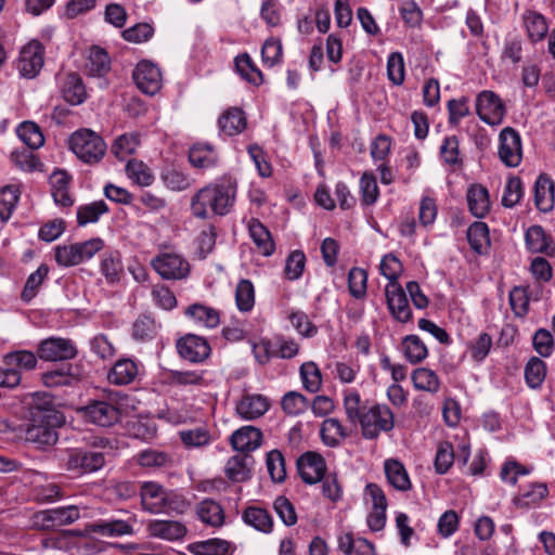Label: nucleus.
Listing matches in <instances>:
<instances>
[{"mask_svg":"<svg viewBox=\"0 0 555 555\" xmlns=\"http://www.w3.org/2000/svg\"><path fill=\"white\" fill-rule=\"evenodd\" d=\"M236 197V183L223 180L199 189L191 198L190 208L194 217L207 219L211 215L225 216Z\"/></svg>","mask_w":555,"mask_h":555,"instance_id":"nucleus-1","label":"nucleus"},{"mask_svg":"<svg viewBox=\"0 0 555 555\" xmlns=\"http://www.w3.org/2000/svg\"><path fill=\"white\" fill-rule=\"evenodd\" d=\"M69 146L79 159L90 165L99 163L106 152L103 139L89 129L74 132L69 139Z\"/></svg>","mask_w":555,"mask_h":555,"instance_id":"nucleus-2","label":"nucleus"},{"mask_svg":"<svg viewBox=\"0 0 555 555\" xmlns=\"http://www.w3.org/2000/svg\"><path fill=\"white\" fill-rule=\"evenodd\" d=\"M141 504L144 511L152 514L177 512L182 513L186 502L164 488H141Z\"/></svg>","mask_w":555,"mask_h":555,"instance_id":"nucleus-3","label":"nucleus"},{"mask_svg":"<svg viewBox=\"0 0 555 555\" xmlns=\"http://www.w3.org/2000/svg\"><path fill=\"white\" fill-rule=\"evenodd\" d=\"M359 424L363 437L374 439L382 431H390L393 428V413L386 404H373L363 411Z\"/></svg>","mask_w":555,"mask_h":555,"instance_id":"nucleus-4","label":"nucleus"},{"mask_svg":"<svg viewBox=\"0 0 555 555\" xmlns=\"http://www.w3.org/2000/svg\"><path fill=\"white\" fill-rule=\"evenodd\" d=\"M297 470L302 481L306 483H317L322 480L323 486L337 483L335 477L326 476L325 460L315 452H306L300 455L296 462Z\"/></svg>","mask_w":555,"mask_h":555,"instance_id":"nucleus-5","label":"nucleus"},{"mask_svg":"<svg viewBox=\"0 0 555 555\" xmlns=\"http://www.w3.org/2000/svg\"><path fill=\"white\" fill-rule=\"evenodd\" d=\"M151 266L164 280H181L190 272L189 262L176 253L158 254L151 260Z\"/></svg>","mask_w":555,"mask_h":555,"instance_id":"nucleus-6","label":"nucleus"},{"mask_svg":"<svg viewBox=\"0 0 555 555\" xmlns=\"http://www.w3.org/2000/svg\"><path fill=\"white\" fill-rule=\"evenodd\" d=\"M499 158L507 167H517L522 159V145L519 133L505 127L499 135Z\"/></svg>","mask_w":555,"mask_h":555,"instance_id":"nucleus-7","label":"nucleus"},{"mask_svg":"<svg viewBox=\"0 0 555 555\" xmlns=\"http://www.w3.org/2000/svg\"><path fill=\"white\" fill-rule=\"evenodd\" d=\"M476 112L482 121L496 126L503 121L505 107L493 91L483 90L476 98Z\"/></svg>","mask_w":555,"mask_h":555,"instance_id":"nucleus-8","label":"nucleus"},{"mask_svg":"<svg viewBox=\"0 0 555 555\" xmlns=\"http://www.w3.org/2000/svg\"><path fill=\"white\" fill-rule=\"evenodd\" d=\"M37 353L44 361H64L75 358L77 349L68 338L50 337L39 344Z\"/></svg>","mask_w":555,"mask_h":555,"instance_id":"nucleus-9","label":"nucleus"},{"mask_svg":"<svg viewBox=\"0 0 555 555\" xmlns=\"http://www.w3.org/2000/svg\"><path fill=\"white\" fill-rule=\"evenodd\" d=\"M43 46L37 40L23 47L17 61L18 73L25 78H35L43 66Z\"/></svg>","mask_w":555,"mask_h":555,"instance_id":"nucleus-10","label":"nucleus"},{"mask_svg":"<svg viewBox=\"0 0 555 555\" xmlns=\"http://www.w3.org/2000/svg\"><path fill=\"white\" fill-rule=\"evenodd\" d=\"M133 80L137 87L145 94H156L163 85L159 68L149 61L140 62L133 70Z\"/></svg>","mask_w":555,"mask_h":555,"instance_id":"nucleus-11","label":"nucleus"},{"mask_svg":"<svg viewBox=\"0 0 555 555\" xmlns=\"http://www.w3.org/2000/svg\"><path fill=\"white\" fill-rule=\"evenodd\" d=\"M82 378L81 366L74 363H63L54 370L42 374V383L49 387L72 386Z\"/></svg>","mask_w":555,"mask_h":555,"instance_id":"nucleus-12","label":"nucleus"},{"mask_svg":"<svg viewBox=\"0 0 555 555\" xmlns=\"http://www.w3.org/2000/svg\"><path fill=\"white\" fill-rule=\"evenodd\" d=\"M385 296L388 309L397 321L405 323L411 320L412 311L405 293L399 283H388L385 288Z\"/></svg>","mask_w":555,"mask_h":555,"instance_id":"nucleus-13","label":"nucleus"},{"mask_svg":"<svg viewBox=\"0 0 555 555\" xmlns=\"http://www.w3.org/2000/svg\"><path fill=\"white\" fill-rule=\"evenodd\" d=\"M62 423H52V421L43 420L34 421L30 418L25 431V439L33 442L38 447L52 446L57 441V434L55 428Z\"/></svg>","mask_w":555,"mask_h":555,"instance_id":"nucleus-14","label":"nucleus"},{"mask_svg":"<svg viewBox=\"0 0 555 555\" xmlns=\"http://www.w3.org/2000/svg\"><path fill=\"white\" fill-rule=\"evenodd\" d=\"M179 354L190 362H201L205 360L210 352L208 343L197 335L189 334L177 343Z\"/></svg>","mask_w":555,"mask_h":555,"instance_id":"nucleus-15","label":"nucleus"},{"mask_svg":"<svg viewBox=\"0 0 555 555\" xmlns=\"http://www.w3.org/2000/svg\"><path fill=\"white\" fill-rule=\"evenodd\" d=\"M85 416L100 426H112L120 418V409L106 401H94L85 409Z\"/></svg>","mask_w":555,"mask_h":555,"instance_id":"nucleus-16","label":"nucleus"},{"mask_svg":"<svg viewBox=\"0 0 555 555\" xmlns=\"http://www.w3.org/2000/svg\"><path fill=\"white\" fill-rule=\"evenodd\" d=\"M105 463L104 454L98 451L73 452L67 461V467L79 474H89L99 470Z\"/></svg>","mask_w":555,"mask_h":555,"instance_id":"nucleus-17","label":"nucleus"},{"mask_svg":"<svg viewBox=\"0 0 555 555\" xmlns=\"http://www.w3.org/2000/svg\"><path fill=\"white\" fill-rule=\"evenodd\" d=\"M146 531L151 537L166 541H179L188 533L185 525L178 520H152Z\"/></svg>","mask_w":555,"mask_h":555,"instance_id":"nucleus-18","label":"nucleus"},{"mask_svg":"<svg viewBox=\"0 0 555 555\" xmlns=\"http://www.w3.org/2000/svg\"><path fill=\"white\" fill-rule=\"evenodd\" d=\"M373 509L367 515L366 524L372 531H380L386 525L387 499L382 488H367Z\"/></svg>","mask_w":555,"mask_h":555,"instance_id":"nucleus-19","label":"nucleus"},{"mask_svg":"<svg viewBox=\"0 0 555 555\" xmlns=\"http://www.w3.org/2000/svg\"><path fill=\"white\" fill-rule=\"evenodd\" d=\"M30 417L34 421L51 420L52 423H62L63 415L53 406V400L50 395L35 393L30 402Z\"/></svg>","mask_w":555,"mask_h":555,"instance_id":"nucleus-20","label":"nucleus"},{"mask_svg":"<svg viewBox=\"0 0 555 555\" xmlns=\"http://www.w3.org/2000/svg\"><path fill=\"white\" fill-rule=\"evenodd\" d=\"M534 204L542 212L551 211L555 205V184L546 173H541L534 183Z\"/></svg>","mask_w":555,"mask_h":555,"instance_id":"nucleus-21","label":"nucleus"},{"mask_svg":"<svg viewBox=\"0 0 555 555\" xmlns=\"http://www.w3.org/2000/svg\"><path fill=\"white\" fill-rule=\"evenodd\" d=\"M522 26L531 43L541 42L548 33V23L544 15L527 10L521 16Z\"/></svg>","mask_w":555,"mask_h":555,"instance_id":"nucleus-22","label":"nucleus"},{"mask_svg":"<svg viewBox=\"0 0 555 555\" xmlns=\"http://www.w3.org/2000/svg\"><path fill=\"white\" fill-rule=\"evenodd\" d=\"M337 546L345 555H377L372 542L364 538H354L351 532L340 533Z\"/></svg>","mask_w":555,"mask_h":555,"instance_id":"nucleus-23","label":"nucleus"},{"mask_svg":"<svg viewBox=\"0 0 555 555\" xmlns=\"http://www.w3.org/2000/svg\"><path fill=\"white\" fill-rule=\"evenodd\" d=\"M269 401L261 395H245L236 404L237 414L247 421L262 416L269 409Z\"/></svg>","mask_w":555,"mask_h":555,"instance_id":"nucleus-24","label":"nucleus"},{"mask_svg":"<svg viewBox=\"0 0 555 555\" xmlns=\"http://www.w3.org/2000/svg\"><path fill=\"white\" fill-rule=\"evenodd\" d=\"M230 440L235 450L250 452L260 447L262 434L254 426H243L232 434Z\"/></svg>","mask_w":555,"mask_h":555,"instance_id":"nucleus-25","label":"nucleus"},{"mask_svg":"<svg viewBox=\"0 0 555 555\" xmlns=\"http://www.w3.org/2000/svg\"><path fill=\"white\" fill-rule=\"evenodd\" d=\"M253 459L248 455L230 457L224 467V474L231 482L243 483L251 476Z\"/></svg>","mask_w":555,"mask_h":555,"instance_id":"nucleus-26","label":"nucleus"},{"mask_svg":"<svg viewBox=\"0 0 555 555\" xmlns=\"http://www.w3.org/2000/svg\"><path fill=\"white\" fill-rule=\"evenodd\" d=\"M70 177L64 170H55L50 176L52 196L57 205L68 207L74 204V198L68 192Z\"/></svg>","mask_w":555,"mask_h":555,"instance_id":"nucleus-27","label":"nucleus"},{"mask_svg":"<svg viewBox=\"0 0 555 555\" xmlns=\"http://www.w3.org/2000/svg\"><path fill=\"white\" fill-rule=\"evenodd\" d=\"M185 315L198 326L206 328H215L220 323L219 312L202 304L189 306L185 310Z\"/></svg>","mask_w":555,"mask_h":555,"instance_id":"nucleus-28","label":"nucleus"},{"mask_svg":"<svg viewBox=\"0 0 555 555\" xmlns=\"http://www.w3.org/2000/svg\"><path fill=\"white\" fill-rule=\"evenodd\" d=\"M139 373L137 363L131 359L118 360L107 374V379L114 385H128Z\"/></svg>","mask_w":555,"mask_h":555,"instance_id":"nucleus-29","label":"nucleus"},{"mask_svg":"<svg viewBox=\"0 0 555 555\" xmlns=\"http://www.w3.org/2000/svg\"><path fill=\"white\" fill-rule=\"evenodd\" d=\"M218 125L224 134L236 135L246 128L247 122L241 108L230 107L219 117Z\"/></svg>","mask_w":555,"mask_h":555,"instance_id":"nucleus-30","label":"nucleus"},{"mask_svg":"<svg viewBox=\"0 0 555 555\" xmlns=\"http://www.w3.org/2000/svg\"><path fill=\"white\" fill-rule=\"evenodd\" d=\"M469 211L477 218L485 217L490 210L488 190L480 184H473L467 190Z\"/></svg>","mask_w":555,"mask_h":555,"instance_id":"nucleus-31","label":"nucleus"},{"mask_svg":"<svg viewBox=\"0 0 555 555\" xmlns=\"http://www.w3.org/2000/svg\"><path fill=\"white\" fill-rule=\"evenodd\" d=\"M248 230L258 251L263 256L272 255L274 251V242L269 230L257 219L249 221Z\"/></svg>","mask_w":555,"mask_h":555,"instance_id":"nucleus-32","label":"nucleus"},{"mask_svg":"<svg viewBox=\"0 0 555 555\" xmlns=\"http://www.w3.org/2000/svg\"><path fill=\"white\" fill-rule=\"evenodd\" d=\"M87 533H99L104 537H119L132 533V526L124 520H100L86 526Z\"/></svg>","mask_w":555,"mask_h":555,"instance_id":"nucleus-33","label":"nucleus"},{"mask_svg":"<svg viewBox=\"0 0 555 555\" xmlns=\"http://www.w3.org/2000/svg\"><path fill=\"white\" fill-rule=\"evenodd\" d=\"M188 551L193 555H229L231 543L222 539H208L193 542L188 545Z\"/></svg>","mask_w":555,"mask_h":555,"instance_id":"nucleus-34","label":"nucleus"},{"mask_svg":"<svg viewBox=\"0 0 555 555\" xmlns=\"http://www.w3.org/2000/svg\"><path fill=\"white\" fill-rule=\"evenodd\" d=\"M242 518L256 530L269 533L273 528V519L267 509L258 506H248L244 509Z\"/></svg>","mask_w":555,"mask_h":555,"instance_id":"nucleus-35","label":"nucleus"},{"mask_svg":"<svg viewBox=\"0 0 555 555\" xmlns=\"http://www.w3.org/2000/svg\"><path fill=\"white\" fill-rule=\"evenodd\" d=\"M85 67L91 76H104L111 68V61L107 52L102 48L92 47L89 50Z\"/></svg>","mask_w":555,"mask_h":555,"instance_id":"nucleus-36","label":"nucleus"},{"mask_svg":"<svg viewBox=\"0 0 555 555\" xmlns=\"http://www.w3.org/2000/svg\"><path fill=\"white\" fill-rule=\"evenodd\" d=\"M189 160L196 168H210L217 164L218 154L211 145L196 144L189 152Z\"/></svg>","mask_w":555,"mask_h":555,"instance_id":"nucleus-37","label":"nucleus"},{"mask_svg":"<svg viewBox=\"0 0 555 555\" xmlns=\"http://www.w3.org/2000/svg\"><path fill=\"white\" fill-rule=\"evenodd\" d=\"M63 98L66 102L77 105L85 101V86L77 74H68L62 88Z\"/></svg>","mask_w":555,"mask_h":555,"instance_id":"nucleus-38","label":"nucleus"},{"mask_svg":"<svg viewBox=\"0 0 555 555\" xmlns=\"http://www.w3.org/2000/svg\"><path fill=\"white\" fill-rule=\"evenodd\" d=\"M401 345L405 359L412 364L422 362L428 354L427 347L416 335L405 336Z\"/></svg>","mask_w":555,"mask_h":555,"instance_id":"nucleus-39","label":"nucleus"},{"mask_svg":"<svg viewBox=\"0 0 555 555\" xmlns=\"http://www.w3.org/2000/svg\"><path fill=\"white\" fill-rule=\"evenodd\" d=\"M412 382L416 389L435 393L439 390L438 375L427 367H418L412 372Z\"/></svg>","mask_w":555,"mask_h":555,"instance_id":"nucleus-40","label":"nucleus"},{"mask_svg":"<svg viewBox=\"0 0 555 555\" xmlns=\"http://www.w3.org/2000/svg\"><path fill=\"white\" fill-rule=\"evenodd\" d=\"M470 247L478 254L483 253L490 245L489 229L485 222L476 221L467 230Z\"/></svg>","mask_w":555,"mask_h":555,"instance_id":"nucleus-41","label":"nucleus"},{"mask_svg":"<svg viewBox=\"0 0 555 555\" xmlns=\"http://www.w3.org/2000/svg\"><path fill=\"white\" fill-rule=\"evenodd\" d=\"M3 362L10 365L14 371L21 373L24 371H31L37 365V357L34 352L28 350L12 351L3 356Z\"/></svg>","mask_w":555,"mask_h":555,"instance_id":"nucleus-42","label":"nucleus"},{"mask_svg":"<svg viewBox=\"0 0 555 555\" xmlns=\"http://www.w3.org/2000/svg\"><path fill=\"white\" fill-rule=\"evenodd\" d=\"M197 515L203 522L212 527H219L224 522L222 507L211 500H205L198 505Z\"/></svg>","mask_w":555,"mask_h":555,"instance_id":"nucleus-43","label":"nucleus"},{"mask_svg":"<svg viewBox=\"0 0 555 555\" xmlns=\"http://www.w3.org/2000/svg\"><path fill=\"white\" fill-rule=\"evenodd\" d=\"M100 269L107 283L114 284L118 282L124 270L119 254H105L101 260Z\"/></svg>","mask_w":555,"mask_h":555,"instance_id":"nucleus-44","label":"nucleus"},{"mask_svg":"<svg viewBox=\"0 0 555 555\" xmlns=\"http://www.w3.org/2000/svg\"><path fill=\"white\" fill-rule=\"evenodd\" d=\"M546 376V365L540 358L532 357L525 366V379L527 385L537 389L543 384Z\"/></svg>","mask_w":555,"mask_h":555,"instance_id":"nucleus-45","label":"nucleus"},{"mask_svg":"<svg viewBox=\"0 0 555 555\" xmlns=\"http://www.w3.org/2000/svg\"><path fill=\"white\" fill-rule=\"evenodd\" d=\"M531 472V466H525L515 460H507L501 467L500 477L503 482L515 485Z\"/></svg>","mask_w":555,"mask_h":555,"instance_id":"nucleus-46","label":"nucleus"},{"mask_svg":"<svg viewBox=\"0 0 555 555\" xmlns=\"http://www.w3.org/2000/svg\"><path fill=\"white\" fill-rule=\"evenodd\" d=\"M16 132L18 138L31 150L39 149L44 142L43 134L35 122H22Z\"/></svg>","mask_w":555,"mask_h":555,"instance_id":"nucleus-47","label":"nucleus"},{"mask_svg":"<svg viewBox=\"0 0 555 555\" xmlns=\"http://www.w3.org/2000/svg\"><path fill=\"white\" fill-rule=\"evenodd\" d=\"M107 210L108 207L104 201L82 205L77 209V222L79 225L96 222Z\"/></svg>","mask_w":555,"mask_h":555,"instance_id":"nucleus-48","label":"nucleus"},{"mask_svg":"<svg viewBox=\"0 0 555 555\" xmlns=\"http://www.w3.org/2000/svg\"><path fill=\"white\" fill-rule=\"evenodd\" d=\"M139 144L140 140L137 133H125L115 140L112 145V153L120 160H125L135 152Z\"/></svg>","mask_w":555,"mask_h":555,"instance_id":"nucleus-49","label":"nucleus"},{"mask_svg":"<svg viewBox=\"0 0 555 555\" xmlns=\"http://www.w3.org/2000/svg\"><path fill=\"white\" fill-rule=\"evenodd\" d=\"M128 177L141 186H150L154 182L152 170L140 160H129L126 167Z\"/></svg>","mask_w":555,"mask_h":555,"instance_id":"nucleus-50","label":"nucleus"},{"mask_svg":"<svg viewBox=\"0 0 555 555\" xmlns=\"http://www.w3.org/2000/svg\"><path fill=\"white\" fill-rule=\"evenodd\" d=\"M235 301L240 311L248 312L255 305V288L249 280H241L235 289Z\"/></svg>","mask_w":555,"mask_h":555,"instance_id":"nucleus-51","label":"nucleus"},{"mask_svg":"<svg viewBox=\"0 0 555 555\" xmlns=\"http://www.w3.org/2000/svg\"><path fill=\"white\" fill-rule=\"evenodd\" d=\"M267 470L273 482L280 483L285 480L286 468L283 454L279 450H271L266 459Z\"/></svg>","mask_w":555,"mask_h":555,"instance_id":"nucleus-52","label":"nucleus"},{"mask_svg":"<svg viewBox=\"0 0 555 555\" xmlns=\"http://www.w3.org/2000/svg\"><path fill=\"white\" fill-rule=\"evenodd\" d=\"M321 436L325 444L335 447L346 437V433L337 418H327L322 423Z\"/></svg>","mask_w":555,"mask_h":555,"instance_id":"nucleus-53","label":"nucleus"},{"mask_svg":"<svg viewBox=\"0 0 555 555\" xmlns=\"http://www.w3.org/2000/svg\"><path fill=\"white\" fill-rule=\"evenodd\" d=\"M526 245L532 253H547L550 240L540 225L530 227L525 235Z\"/></svg>","mask_w":555,"mask_h":555,"instance_id":"nucleus-54","label":"nucleus"},{"mask_svg":"<svg viewBox=\"0 0 555 555\" xmlns=\"http://www.w3.org/2000/svg\"><path fill=\"white\" fill-rule=\"evenodd\" d=\"M492 347V338L488 333H480L476 338L470 340L467 345V350L470 358L475 362L483 361L489 354Z\"/></svg>","mask_w":555,"mask_h":555,"instance_id":"nucleus-55","label":"nucleus"},{"mask_svg":"<svg viewBox=\"0 0 555 555\" xmlns=\"http://www.w3.org/2000/svg\"><path fill=\"white\" fill-rule=\"evenodd\" d=\"M235 66L237 72L243 78L254 85H260L262 82L261 72L254 65L248 54H241L235 57Z\"/></svg>","mask_w":555,"mask_h":555,"instance_id":"nucleus-56","label":"nucleus"},{"mask_svg":"<svg viewBox=\"0 0 555 555\" xmlns=\"http://www.w3.org/2000/svg\"><path fill=\"white\" fill-rule=\"evenodd\" d=\"M300 376L302 385L309 392H317L321 388V372L315 363L307 362L300 366Z\"/></svg>","mask_w":555,"mask_h":555,"instance_id":"nucleus-57","label":"nucleus"},{"mask_svg":"<svg viewBox=\"0 0 555 555\" xmlns=\"http://www.w3.org/2000/svg\"><path fill=\"white\" fill-rule=\"evenodd\" d=\"M18 190L13 185L4 186L0 192V220L5 222L18 202Z\"/></svg>","mask_w":555,"mask_h":555,"instance_id":"nucleus-58","label":"nucleus"},{"mask_svg":"<svg viewBox=\"0 0 555 555\" xmlns=\"http://www.w3.org/2000/svg\"><path fill=\"white\" fill-rule=\"evenodd\" d=\"M48 273H49L48 266L41 264L35 272H33L28 276L26 284L24 286V289L22 292L23 300L29 301L36 296L40 285L47 278Z\"/></svg>","mask_w":555,"mask_h":555,"instance_id":"nucleus-59","label":"nucleus"},{"mask_svg":"<svg viewBox=\"0 0 555 555\" xmlns=\"http://www.w3.org/2000/svg\"><path fill=\"white\" fill-rule=\"evenodd\" d=\"M308 399L297 391H289L282 399L283 411L288 415H299L308 409Z\"/></svg>","mask_w":555,"mask_h":555,"instance_id":"nucleus-60","label":"nucleus"},{"mask_svg":"<svg viewBox=\"0 0 555 555\" xmlns=\"http://www.w3.org/2000/svg\"><path fill=\"white\" fill-rule=\"evenodd\" d=\"M384 467L390 486H410L408 473L399 461L387 460Z\"/></svg>","mask_w":555,"mask_h":555,"instance_id":"nucleus-61","label":"nucleus"},{"mask_svg":"<svg viewBox=\"0 0 555 555\" xmlns=\"http://www.w3.org/2000/svg\"><path fill=\"white\" fill-rule=\"evenodd\" d=\"M344 408L348 420L352 424L360 422L362 413L366 408L361 405V397L359 392L354 390H347L344 397Z\"/></svg>","mask_w":555,"mask_h":555,"instance_id":"nucleus-62","label":"nucleus"},{"mask_svg":"<svg viewBox=\"0 0 555 555\" xmlns=\"http://www.w3.org/2000/svg\"><path fill=\"white\" fill-rule=\"evenodd\" d=\"M367 273L364 269L352 268L348 273L349 292L354 298H363L366 294Z\"/></svg>","mask_w":555,"mask_h":555,"instance_id":"nucleus-63","label":"nucleus"},{"mask_svg":"<svg viewBox=\"0 0 555 555\" xmlns=\"http://www.w3.org/2000/svg\"><path fill=\"white\" fill-rule=\"evenodd\" d=\"M162 180L169 190L176 192L184 191L191 186L189 177L175 168L163 171Z\"/></svg>","mask_w":555,"mask_h":555,"instance_id":"nucleus-64","label":"nucleus"}]
</instances>
